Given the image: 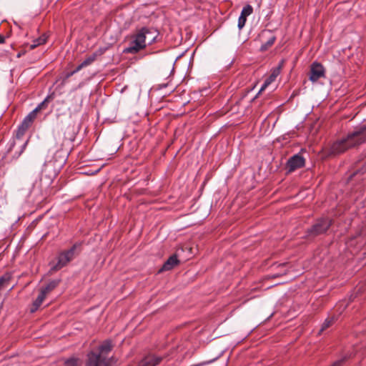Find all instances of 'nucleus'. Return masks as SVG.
<instances>
[{"mask_svg":"<svg viewBox=\"0 0 366 366\" xmlns=\"http://www.w3.org/2000/svg\"><path fill=\"white\" fill-rule=\"evenodd\" d=\"M36 116L37 115L31 111L24 117L21 124L18 127L15 137L10 141L7 149L8 153H11L14 150L12 156L13 158H19L26 149L29 139L23 141L22 137L24 136L26 132L31 127Z\"/></svg>","mask_w":366,"mask_h":366,"instance_id":"nucleus-1","label":"nucleus"},{"mask_svg":"<svg viewBox=\"0 0 366 366\" xmlns=\"http://www.w3.org/2000/svg\"><path fill=\"white\" fill-rule=\"evenodd\" d=\"M366 140V127L349 134L346 138L335 142L330 147V153L339 154L345 152L350 147H355Z\"/></svg>","mask_w":366,"mask_h":366,"instance_id":"nucleus-2","label":"nucleus"},{"mask_svg":"<svg viewBox=\"0 0 366 366\" xmlns=\"http://www.w3.org/2000/svg\"><path fill=\"white\" fill-rule=\"evenodd\" d=\"M114 345L111 340H105L97 348V351H91L87 355L86 366H112L108 358Z\"/></svg>","mask_w":366,"mask_h":366,"instance_id":"nucleus-3","label":"nucleus"},{"mask_svg":"<svg viewBox=\"0 0 366 366\" xmlns=\"http://www.w3.org/2000/svg\"><path fill=\"white\" fill-rule=\"evenodd\" d=\"M149 34H153V37L149 43L152 44L155 41L157 36L156 30L147 26L142 27L140 29L137 30V32L132 36V41H130L129 46L124 50V52L135 54L145 49L147 46L146 38L147 35Z\"/></svg>","mask_w":366,"mask_h":366,"instance_id":"nucleus-4","label":"nucleus"},{"mask_svg":"<svg viewBox=\"0 0 366 366\" xmlns=\"http://www.w3.org/2000/svg\"><path fill=\"white\" fill-rule=\"evenodd\" d=\"M81 243H75L69 249H65L59 252L56 256V262L55 263H50L51 271H59L63 267H66L70 262H71L76 257V250L80 247Z\"/></svg>","mask_w":366,"mask_h":366,"instance_id":"nucleus-5","label":"nucleus"},{"mask_svg":"<svg viewBox=\"0 0 366 366\" xmlns=\"http://www.w3.org/2000/svg\"><path fill=\"white\" fill-rule=\"evenodd\" d=\"M332 224V219L328 217H322L317 220L310 228L307 230V236L316 237L325 233Z\"/></svg>","mask_w":366,"mask_h":366,"instance_id":"nucleus-6","label":"nucleus"},{"mask_svg":"<svg viewBox=\"0 0 366 366\" xmlns=\"http://www.w3.org/2000/svg\"><path fill=\"white\" fill-rule=\"evenodd\" d=\"M325 77V69L324 66L318 62H313L310 66V72L309 79L312 82H316L321 78Z\"/></svg>","mask_w":366,"mask_h":366,"instance_id":"nucleus-7","label":"nucleus"},{"mask_svg":"<svg viewBox=\"0 0 366 366\" xmlns=\"http://www.w3.org/2000/svg\"><path fill=\"white\" fill-rule=\"evenodd\" d=\"M305 159L300 154H297L291 157L287 162V169L290 172L305 167Z\"/></svg>","mask_w":366,"mask_h":366,"instance_id":"nucleus-8","label":"nucleus"},{"mask_svg":"<svg viewBox=\"0 0 366 366\" xmlns=\"http://www.w3.org/2000/svg\"><path fill=\"white\" fill-rule=\"evenodd\" d=\"M283 64H284V60H282L280 63H279V65L276 67H274L271 69V74H269V76H267L263 84L262 85L260 89H259V92L258 94L261 93L262 92H263L264 90L266 89V88L270 85L272 82H274L275 81V79H277V77L280 75V72H281V70L283 67Z\"/></svg>","mask_w":366,"mask_h":366,"instance_id":"nucleus-9","label":"nucleus"},{"mask_svg":"<svg viewBox=\"0 0 366 366\" xmlns=\"http://www.w3.org/2000/svg\"><path fill=\"white\" fill-rule=\"evenodd\" d=\"M164 356L149 353L145 355L138 363L137 366H157L164 360Z\"/></svg>","mask_w":366,"mask_h":366,"instance_id":"nucleus-10","label":"nucleus"},{"mask_svg":"<svg viewBox=\"0 0 366 366\" xmlns=\"http://www.w3.org/2000/svg\"><path fill=\"white\" fill-rule=\"evenodd\" d=\"M56 175L55 170L46 167L42 172L41 182L42 184L49 185L54 182Z\"/></svg>","mask_w":366,"mask_h":366,"instance_id":"nucleus-11","label":"nucleus"},{"mask_svg":"<svg viewBox=\"0 0 366 366\" xmlns=\"http://www.w3.org/2000/svg\"><path fill=\"white\" fill-rule=\"evenodd\" d=\"M179 264V260L177 258V254L170 256L167 260L164 263L159 272L169 271L172 269L175 266Z\"/></svg>","mask_w":366,"mask_h":366,"instance_id":"nucleus-12","label":"nucleus"},{"mask_svg":"<svg viewBox=\"0 0 366 366\" xmlns=\"http://www.w3.org/2000/svg\"><path fill=\"white\" fill-rule=\"evenodd\" d=\"M46 297V295H45L44 292H41L40 291L38 297L34 301V302L30 308V312L31 313H34L38 310V309L39 308V307L41 305L42 302L45 300Z\"/></svg>","mask_w":366,"mask_h":366,"instance_id":"nucleus-13","label":"nucleus"},{"mask_svg":"<svg viewBox=\"0 0 366 366\" xmlns=\"http://www.w3.org/2000/svg\"><path fill=\"white\" fill-rule=\"evenodd\" d=\"M59 280H51L45 287H42L40 291L44 292L45 295H47V294L54 290L59 285Z\"/></svg>","mask_w":366,"mask_h":366,"instance_id":"nucleus-14","label":"nucleus"},{"mask_svg":"<svg viewBox=\"0 0 366 366\" xmlns=\"http://www.w3.org/2000/svg\"><path fill=\"white\" fill-rule=\"evenodd\" d=\"M11 280V274L6 272L0 277V291L6 287Z\"/></svg>","mask_w":366,"mask_h":366,"instance_id":"nucleus-15","label":"nucleus"},{"mask_svg":"<svg viewBox=\"0 0 366 366\" xmlns=\"http://www.w3.org/2000/svg\"><path fill=\"white\" fill-rule=\"evenodd\" d=\"M47 38H48V36L45 34H44L43 35H41V36H39L37 39H35L33 41V44L30 46V48L31 49H33L38 46L44 44L47 41Z\"/></svg>","mask_w":366,"mask_h":366,"instance_id":"nucleus-16","label":"nucleus"},{"mask_svg":"<svg viewBox=\"0 0 366 366\" xmlns=\"http://www.w3.org/2000/svg\"><path fill=\"white\" fill-rule=\"evenodd\" d=\"M97 56V53H93L92 54L88 56L81 63L83 64L84 67H86L91 65L94 61H96Z\"/></svg>","mask_w":366,"mask_h":366,"instance_id":"nucleus-17","label":"nucleus"},{"mask_svg":"<svg viewBox=\"0 0 366 366\" xmlns=\"http://www.w3.org/2000/svg\"><path fill=\"white\" fill-rule=\"evenodd\" d=\"M49 98H50L49 96L46 97L45 99L43 102H41L32 112H34V114H36L37 115V113L39 111H41L42 109H45L47 107L48 102L49 101Z\"/></svg>","mask_w":366,"mask_h":366,"instance_id":"nucleus-18","label":"nucleus"},{"mask_svg":"<svg viewBox=\"0 0 366 366\" xmlns=\"http://www.w3.org/2000/svg\"><path fill=\"white\" fill-rule=\"evenodd\" d=\"M335 318L334 317L327 318L322 325L320 332L330 327L335 322Z\"/></svg>","mask_w":366,"mask_h":366,"instance_id":"nucleus-19","label":"nucleus"},{"mask_svg":"<svg viewBox=\"0 0 366 366\" xmlns=\"http://www.w3.org/2000/svg\"><path fill=\"white\" fill-rule=\"evenodd\" d=\"M80 360L76 357H71L64 362V366H79Z\"/></svg>","mask_w":366,"mask_h":366,"instance_id":"nucleus-20","label":"nucleus"},{"mask_svg":"<svg viewBox=\"0 0 366 366\" xmlns=\"http://www.w3.org/2000/svg\"><path fill=\"white\" fill-rule=\"evenodd\" d=\"M252 12H253L252 6L249 4H247L243 7L240 15L247 18V16L251 15L252 14Z\"/></svg>","mask_w":366,"mask_h":366,"instance_id":"nucleus-21","label":"nucleus"},{"mask_svg":"<svg viewBox=\"0 0 366 366\" xmlns=\"http://www.w3.org/2000/svg\"><path fill=\"white\" fill-rule=\"evenodd\" d=\"M275 40L276 37L274 36H272L265 44L261 46V50H267L269 47L272 46L274 44Z\"/></svg>","mask_w":366,"mask_h":366,"instance_id":"nucleus-22","label":"nucleus"},{"mask_svg":"<svg viewBox=\"0 0 366 366\" xmlns=\"http://www.w3.org/2000/svg\"><path fill=\"white\" fill-rule=\"evenodd\" d=\"M246 21L247 18L240 15L238 19V27L239 29H242L244 26Z\"/></svg>","mask_w":366,"mask_h":366,"instance_id":"nucleus-23","label":"nucleus"},{"mask_svg":"<svg viewBox=\"0 0 366 366\" xmlns=\"http://www.w3.org/2000/svg\"><path fill=\"white\" fill-rule=\"evenodd\" d=\"M74 74V71H71L70 72H68L65 74L64 76V78L63 79V83H64L66 81V80H67L69 78H70L71 76H73Z\"/></svg>","mask_w":366,"mask_h":366,"instance_id":"nucleus-24","label":"nucleus"},{"mask_svg":"<svg viewBox=\"0 0 366 366\" xmlns=\"http://www.w3.org/2000/svg\"><path fill=\"white\" fill-rule=\"evenodd\" d=\"M83 68H84V66L82 63H81L79 65H78L74 70H73L74 73L76 74V72L81 70Z\"/></svg>","mask_w":366,"mask_h":366,"instance_id":"nucleus-25","label":"nucleus"},{"mask_svg":"<svg viewBox=\"0 0 366 366\" xmlns=\"http://www.w3.org/2000/svg\"><path fill=\"white\" fill-rule=\"evenodd\" d=\"M83 68H84V66L82 63H81L79 65H78L74 70H73L74 73L76 74V72L81 70Z\"/></svg>","mask_w":366,"mask_h":366,"instance_id":"nucleus-26","label":"nucleus"},{"mask_svg":"<svg viewBox=\"0 0 366 366\" xmlns=\"http://www.w3.org/2000/svg\"><path fill=\"white\" fill-rule=\"evenodd\" d=\"M342 362V360H338L335 362L331 366H340Z\"/></svg>","mask_w":366,"mask_h":366,"instance_id":"nucleus-27","label":"nucleus"},{"mask_svg":"<svg viewBox=\"0 0 366 366\" xmlns=\"http://www.w3.org/2000/svg\"><path fill=\"white\" fill-rule=\"evenodd\" d=\"M4 40H5L4 37L0 34V44L4 43Z\"/></svg>","mask_w":366,"mask_h":366,"instance_id":"nucleus-28","label":"nucleus"},{"mask_svg":"<svg viewBox=\"0 0 366 366\" xmlns=\"http://www.w3.org/2000/svg\"><path fill=\"white\" fill-rule=\"evenodd\" d=\"M59 189H60V187L56 188V189H55L54 190L51 191V192H50V194H55L57 191H59Z\"/></svg>","mask_w":366,"mask_h":366,"instance_id":"nucleus-29","label":"nucleus"},{"mask_svg":"<svg viewBox=\"0 0 366 366\" xmlns=\"http://www.w3.org/2000/svg\"><path fill=\"white\" fill-rule=\"evenodd\" d=\"M286 264H287V263L280 264H278V267H280V266L281 267H285V266H286Z\"/></svg>","mask_w":366,"mask_h":366,"instance_id":"nucleus-30","label":"nucleus"}]
</instances>
